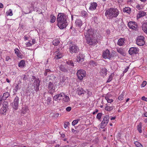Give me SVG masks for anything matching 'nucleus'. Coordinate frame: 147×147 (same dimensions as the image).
I'll return each instance as SVG.
<instances>
[{
  "label": "nucleus",
  "mask_w": 147,
  "mask_h": 147,
  "mask_svg": "<svg viewBox=\"0 0 147 147\" xmlns=\"http://www.w3.org/2000/svg\"><path fill=\"white\" fill-rule=\"evenodd\" d=\"M117 51L121 55L123 56L125 55V53L124 52L123 49L122 48H117Z\"/></svg>",
  "instance_id": "5701e85b"
},
{
  "label": "nucleus",
  "mask_w": 147,
  "mask_h": 147,
  "mask_svg": "<svg viewBox=\"0 0 147 147\" xmlns=\"http://www.w3.org/2000/svg\"><path fill=\"white\" fill-rule=\"evenodd\" d=\"M111 54H110L109 50H107L103 53V57L105 59H110L111 57Z\"/></svg>",
  "instance_id": "9b49d317"
},
{
  "label": "nucleus",
  "mask_w": 147,
  "mask_h": 147,
  "mask_svg": "<svg viewBox=\"0 0 147 147\" xmlns=\"http://www.w3.org/2000/svg\"><path fill=\"white\" fill-rule=\"evenodd\" d=\"M18 57L22 58V55L20 53H19L16 54Z\"/></svg>",
  "instance_id": "13d9d810"
},
{
  "label": "nucleus",
  "mask_w": 147,
  "mask_h": 147,
  "mask_svg": "<svg viewBox=\"0 0 147 147\" xmlns=\"http://www.w3.org/2000/svg\"><path fill=\"white\" fill-rule=\"evenodd\" d=\"M62 57V55H57L56 56V58L57 59H59Z\"/></svg>",
  "instance_id": "864d4df0"
},
{
  "label": "nucleus",
  "mask_w": 147,
  "mask_h": 147,
  "mask_svg": "<svg viewBox=\"0 0 147 147\" xmlns=\"http://www.w3.org/2000/svg\"><path fill=\"white\" fill-rule=\"evenodd\" d=\"M76 25V26L80 27L82 24V20L80 19H77L75 22Z\"/></svg>",
  "instance_id": "aec40b11"
},
{
  "label": "nucleus",
  "mask_w": 147,
  "mask_h": 147,
  "mask_svg": "<svg viewBox=\"0 0 147 147\" xmlns=\"http://www.w3.org/2000/svg\"><path fill=\"white\" fill-rule=\"evenodd\" d=\"M67 78V77L66 76H63L62 77V79H61V82L63 83L65 80H66V79Z\"/></svg>",
  "instance_id": "a19ab883"
},
{
  "label": "nucleus",
  "mask_w": 147,
  "mask_h": 147,
  "mask_svg": "<svg viewBox=\"0 0 147 147\" xmlns=\"http://www.w3.org/2000/svg\"><path fill=\"white\" fill-rule=\"evenodd\" d=\"M129 27L132 29H135L138 28V25L134 22L130 21L128 23Z\"/></svg>",
  "instance_id": "9d476101"
},
{
  "label": "nucleus",
  "mask_w": 147,
  "mask_h": 147,
  "mask_svg": "<svg viewBox=\"0 0 147 147\" xmlns=\"http://www.w3.org/2000/svg\"><path fill=\"white\" fill-rule=\"evenodd\" d=\"M35 40V39H33L32 40V43L33 44H35L36 43Z\"/></svg>",
  "instance_id": "774afa93"
},
{
  "label": "nucleus",
  "mask_w": 147,
  "mask_h": 147,
  "mask_svg": "<svg viewBox=\"0 0 147 147\" xmlns=\"http://www.w3.org/2000/svg\"><path fill=\"white\" fill-rule=\"evenodd\" d=\"M63 95H64L63 93L61 92L59 94L55 95L53 97V99L55 100H59L61 99L62 97H63Z\"/></svg>",
  "instance_id": "4468645a"
},
{
  "label": "nucleus",
  "mask_w": 147,
  "mask_h": 147,
  "mask_svg": "<svg viewBox=\"0 0 147 147\" xmlns=\"http://www.w3.org/2000/svg\"><path fill=\"white\" fill-rule=\"evenodd\" d=\"M113 75L112 74H111L109 76V78L108 80L107 81V82H110L113 79Z\"/></svg>",
  "instance_id": "79ce46f5"
},
{
  "label": "nucleus",
  "mask_w": 147,
  "mask_h": 147,
  "mask_svg": "<svg viewBox=\"0 0 147 147\" xmlns=\"http://www.w3.org/2000/svg\"><path fill=\"white\" fill-rule=\"evenodd\" d=\"M124 94L123 93L121 94L118 97V99L119 100H122L123 98Z\"/></svg>",
  "instance_id": "37998d69"
},
{
  "label": "nucleus",
  "mask_w": 147,
  "mask_h": 147,
  "mask_svg": "<svg viewBox=\"0 0 147 147\" xmlns=\"http://www.w3.org/2000/svg\"><path fill=\"white\" fill-rule=\"evenodd\" d=\"M78 93V94L79 96H80L82 95V94H84V92H77Z\"/></svg>",
  "instance_id": "338daca9"
},
{
  "label": "nucleus",
  "mask_w": 147,
  "mask_h": 147,
  "mask_svg": "<svg viewBox=\"0 0 147 147\" xmlns=\"http://www.w3.org/2000/svg\"><path fill=\"white\" fill-rule=\"evenodd\" d=\"M119 13V11L116 8H110L106 11L105 16L109 19L116 18Z\"/></svg>",
  "instance_id": "7ed1b4c3"
},
{
  "label": "nucleus",
  "mask_w": 147,
  "mask_h": 147,
  "mask_svg": "<svg viewBox=\"0 0 147 147\" xmlns=\"http://www.w3.org/2000/svg\"><path fill=\"white\" fill-rule=\"evenodd\" d=\"M136 7L137 8V9L138 10H140L141 9V8L140 5L138 4L136 6Z\"/></svg>",
  "instance_id": "bf43d9fd"
},
{
  "label": "nucleus",
  "mask_w": 147,
  "mask_h": 147,
  "mask_svg": "<svg viewBox=\"0 0 147 147\" xmlns=\"http://www.w3.org/2000/svg\"><path fill=\"white\" fill-rule=\"evenodd\" d=\"M97 5L96 3H92L90 4V5L89 7V9L91 10H94L96 9Z\"/></svg>",
  "instance_id": "f3484780"
},
{
  "label": "nucleus",
  "mask_w": 147,
  "mask_h": 147,
  "mask_svg": "<svg viewBox=\"0 0 147 147\" xmlns=\"http://www.w3.org/2000/svg\"><path fill=\"white\" fill-rule=\"evenodd\" d=\"M56 17L55 16H52L51 17V19L50 20V22L52 23H54L55 22V20L56 19Z\"/></svg>",
  "instance_id": "4c0bfd02"
},
{
  "label": "nucleus",
  "mask_w": 147,
  "mask_h": 147,
  "mask_svg": "<svg viewBox=\"0 0 147 147\" xmlns=\"http://www.w3.org/2000/svg\"><path fill=\"white\" fill-rule=\"evenodd\" d=\"M59 68L60 70L63 72L66 73L68 72V70L65 66L61 65L59 66Z\"/></svg>",
  "instance_id": "6ab92c4d"
},
{
  "label": "nucleus",
  "mask_w": 147,
  "mask_h": 147,
  "mask_svg": "<svg viewBox=\"0 0 147 147\" xmlns=\"http://www.w3.org/2000/svg\"><path fill=\"white\" fill-rule=\"evenodd\" d=\"M36 79V78L35 76H32V77L31 79V81H30V82L31 83H33L34 82V81H33L34 80H35Z\"/></svg>",
  "instance_id": "603ef678"
},
{
  "label": "nucleus",
  "mask_w": 147,
  "mask_h": 147,
  "mask_svg": "<svg viewBox=\"0 0 147 147\" xmlns=\"http://www.w3.org/2000/svg\"><path fill=\"white\" fill-rule=\"evenodd\" d=\"M40 81L39 79H36L34 80L33 84L34 86H36V92L38 91V87L40 86Z\"/></svg>",
  "instance_id": "ddd939ff"
},
{
  "label": "nucleus",
  "mask_w": 147,
  "mask_h": 147,
  "mask_svg": "<svg viewBox=\"0 0 147 147\" xmlns=\"http://www.w3.org/2000/svg\"><path fill=\"white\" fill-rule=\"evenodd\" d=\"M142 28L144 32L147 33V22L144 23L143 24Z\"/></svg>",
  "instance_id": "b1692460"
},
{
  "label": "nucleus",
  "mask_w": 147,
  "mask_h": 147,
  "mask_svg": "<svg viewBox=\"0 0 147 147\" xmlns=\"http://www.w3.org/2000/svg\"><path fill=\"white\" fill-rule=\"evenodd\" d=\"M81 15L83 17H86L87 16L88 14L85 11H82L81 12Z\"/></svg>",
  "instance_id": "72a5a7b5"
},
{
  "label": "nucleus",
  "mask_w": 147,
  "mask_h": 147,
  "mask_svg": "<svg viewBox=\"0 0 147 147\" xmlns=\"http://www.w3.org/2000/svg\"><path fill=\"white\" fill-rule=\"evenodd\" d=\"M26 45L28 47H30L32 45V44H31L30 42H28L26 44Z\"/></svg>",
  "instance_id": "680f3d73"
},
{
  "label": "nucleus",
  "mask_w": 147,
  "mask_h": 147,
  "mask_svg": "<svg viewBox=\"0 0 147 147\" xmlns=\"http://www.w3.org/2000/svg\"><path fill=\"white\" fill-rule=\"evenodd\" d=\"M57 25L60 29L65 28L68 24L67 16L63 13L58 14L57 18Z\"/></svg>",
  "instance_id": "f03ea898"
},
{
  "label": "nucleus",
  "mask_w": 147,
  "mask_h": 147,
  "mask_svg": "<svg viewBox=\"0 0 147 147\" xmlns=\"http://www.w3.org/2000/svg\"><path fill=\"white\" fill-rule=\"evenodd\" d=\"M89 64L93 66H96L97 65V63L92 60L90 61Z\"/></svg>",
  "instance_id": "f704fd0d"
},
{
  "label": "nucleus",
  "mask_w": 147,
  "mask_h": 147,
  "mask_svg": "<svg viewBox=\"0 0 147 147\" xmlns=\"http://www.w3.org/2000/svg\"><path fill=\"white\" fill-rule=\"evenodd\" d=\"M105 98L107 100V102L109 103H111L112 102H113V100L111 99H109L108 97H106Z\"/></svg>",
  "instance_id": "de8ad7c7"
},
{
  "label": "nucleus",
  "mask_w": 147,
  "mask_h": 147,
  "mask_svg": "<svg viewBox=\"0 0 147 147\" xmlns=\"http://www.w3.org/2000/svg\"><path fill=\"white\" fill-rule=\"evenodd\" d=\"M23 76L24 77L23 78V80L24 81H26V80L28 79L27 77L25 75H24Z\"/></svg>",
  "instance_id": "052dcab7"
},
{
  "label": "nucleus",
  "mask_w": 147,
  "mask_h": 147,
  "mask_svg": "<svg viewBox=\"0 0 147 147\" xmlns=\"http://www.w3.org/2000/svg\"><path fill=\"white\" fill-rule=\"evenodd\" d=\"M63 94L64 95H63V97H64L63 98V100L66 102H69L70 100L69 97L67 95H65L63 93Z\"/></svg>",
  "instance_id": "cd10ccee"
},
{
  "label": "nucleus",
  "mask_w": 147,
  "mask_h": 147,
  "mask_svg": "<svg viewBox=\"0 0 147 147\" xmlns=\"http://www.w3.org/2000/svg\"><path fill=\"white\" fill-rule=\"evenodd\" d=\"M59 42L58 39H55L53 40V43L55 46H57L59 45Z\"/></svg>",
  "instance_id": "2f4dec72"
},
{
  "label": "nucleus",
  "mask_w": 147,
  "mask_h": 147,
  "mask_svg": "<svg viewBox=\"0 0 147 147\" xmlns=\"http://www.w3.org/2000/svg\"><path fill=\"white\" fill-rule=\"evenodd\" d=\"M71 131L72 132H73L74 133H75L76 132V133L77 132V131H76V130H75L74 129H73V128L71 129Z\"/></svg>",
  "instance_id": "0e129e2a"
},
{
  "label": "nucleus",
  "mask_w": 147,
  "mask_h": 147,
  "mask_svg": "<svg viewBox=\"0 0 147 147\" xmlns=\"http://www.w3.org/2000/svg\"><path fill=\"white\" fill-rule=\"evenodd\" d=\"M55 86L53 85L52 83L49 82L48 85V89L49 91L51 92L55 91Z\"/></svg>",
  "instance_id": "dca6fc26"
},
{
  "label": "nucleus",
  "mask_w": 147,
  "mask_h": 147,
  "mask_svg": "<svg viewBox=\"0 0 147 147\" xmlns=\"http://www.w3.org/2000/svg\"><path fill=\"white\" fill-rule=\"evenodd\" d=\"M69 124V123L68 122H65L64 125V127L66 128L68 126V125Z\"/></svg>",
  "instance_id": "09e8293b"
},
{
  "label": "nucleus",
  "mask_w": 147,
  "mask_h": 147,
  "mask_svg": "<svg viewBox=\"0 0 147 147\" xmlns=\"http://www.w3.org/2000/svg\"><path fill=\"white\" fill-rule=\"evenodd\" d=\"M98 111V109H96L95 110V111L93 112V115H94L96 113H97Z\"/></svg>",
  "instance_id": "e2e57ef3"
},
{
  "label": "nucleus",
  "mask_w": 147,
  "mask_h": 147,
  "mask_svg": "<svg viewBox=\"0 0 147 147\" xmlns=\"http://www.w3.org/2000/svg\"><path fill=\"white\" fill-rule=\"evenodd\" d=\"M84 56L83 55L81 54H79L77 59V61L78 62H79L80 61L82 62L84 61Z\"/></svg>",
  "instance_id": "a211bd4d"
},
{
  "label": "nucleus",
  "mask_w": 147,
  "mask_h": 147,
  "mask_svg": "<svg viewBox=\"0 0 147 147\" xmlns=\"http://www.w3.org/2000/svg\"><path fill=\"white\" fill-rule=\"evenodd\" d=\"M142 100L147 102V98L145 97L144 96H143L142 97Z\"/></svg>",
  "instance_id": "5fc2aeb1"
},
{
  "label": "nucleus",
  "mask_w": 147,
  "mask_h": 147,
  "mask_svg": "<svg viewBox=\"0 0 147 147\" xmlns=\"http://www.w3.org/2000/svg\"><path fill=\"white\" fill-rule=\"evenodd\" d=\"M102 113H99L97 114L96 116V118L98 119V120L100 121V119L102 116Z\"/></svg>",
  "instance_id": "c9c22d12"
},
{
  "label": "nucleus",
  "mask_w": 147,
  "mask_h": 147,
  "mask_svg": "<svg viewBox=\"0 0 147 147\" xmlns=\"http://www.w3.org/2000/svg\"><path fill=\"white\" fill-rule=\"evenodd\" d=\"M123 12L129 13L131 12V9L129 7H125L123 9Z\"/></svg>",
  "instance_id": "c85d7f7f"
},
{
  "label": "nucleus",
  "mask_w": 147,
  "mask_h": 147,
  "mask_svg": "<svg viewBox=\"0 0 147 147\" xmlns=\"http://www.w3.org/2000/svg\"><path fill=\"white\" fill-rule=\"evenodd\" d=\"M28 111V108L24 106L22 107L21 113L22 114H24L26 113Z\"/></svg>",
  "instance_id": "a878e982"
},
{
  "label": "nucleus",
  "mask_w": 147,
  "mask_h": 147,
  "mask_svg": "<svg viewBox=\"0 0 147 147\" xmlns=\"http://www.w3.org/2000/svg\"><path fill=\"white\" fill-rule=\"evenodd\" d=\"M19 88V86L18 85V84H16V86L15 87V88L14 89V90H15V91H17L18 89Z\"/></svg>",
  "instance_id": "6e6d98bb"
},
{
  "label": "nucleus",
  "mask_w": 147,
  "mask_h": 147,
  "mask_svg": "<svg viewBox=\"0 0 147 147\" xmlns=\"http://www.w3.org/2000/svg\"><path fill=\"white\" fill-rule=\"evenodd\" d=\"M134 144L137 147H143V146L138 142H134Z\"/></svg>",
  "instance_id": "473e14b6"
},
{
  "label": "nucleus",
  "mask_w": 147,
  "mask_h": 147,
  "mask_svg": "<svg viewBox=\"0 0 147 147\" xmlns=\"http://www.w3.org/2000/svg\"><path fill=\"white\" fill-rule=\"evenodd\" d=\"M146 14V12L144 11H139L137 14V17L138 18H140L145 16Z\"/></svg>",
  "instance_id": "412c9836"
},
{
  "label": "nucleus",
  "mask_w": 147,
  "mask_h": 147,
  "mask_svg": "<svg viewBox=\"0 0 147 147\" xmlns=\"http://www.w3.org/2000/svg\"><path fill=\"white\" fill-rule=\"evenodd\" d=\"M138 49L136 47H131L128 51L129 54L130 55L136 54L138 53Z\"/></svg>",
  "instance_id": "f8f14e48"
},
{
  "label": "nucleus",
  "mask_w": 147,
  "mask_h": 147,
  "mask_svg": "<svg viewBox=\"0 0 147 147\" xmlns=\"http://www.w3.org/2000/svg\"><path fill=\"white\" fill-rule=\"evenodd\" d=\"M124 43V39L121 38L119 39L117 42V45L120 46L123 45Z\"/></svg>",
  "instance_id": "4be33fe9"
},
{
  "label": "nucleus",
  "mask_w": 147,
  "mask_h": 147,
  "mask_svg": "<svg viewBox=\"0 0 147 147\" xmlns=\"http://www.w3.org/2000/svg\"><path fill=\"white\" fill-rule=\"evenodd\" d=\"M6 13L7 16H11L13 15L12 11L11 9H9L8 11H7L6 12Z\"/></svg>",
  "instance_id": "ea45409f"
},
{
  "label": "nucleus",
  "mask_w": 147,
  "mask_h": 147,
  "mask_svg": "<svg viewBox=\"0 0 147 147\" xmlns=\"http://www.w3.org/2000/svg\"><path fill=\"white\" fill-rule=\"evenodd\" d=\"M147 84V82L145 81H144L141 85L142 87H145Z\"/></svg>",
  "instance_id": "49530a36"
},
{
  "label": "nucleus",
  "mask_w": 147,
  "mask_h": 147,
  "mask_svg": "<svg viewBox=\"0 0 147 147\" xmlns=\"http://www.w3.org/2000/svg\"><path fill=\"white\" fill-rule=\"evenodd\" d=\"M144 37L142 36H138L137 39L136 43L140 46L143 45L145 44L144 40Z\"/></svg>",
  "instance_id": "0eeeda50"
},
{
  "label": "nucleus",
  "mask_w": 147,
  "mask_h": 147,
  "mask_svg": "<svg viewBox=\"0 0 147 147\" xmlns=\"http://www.w3.org/2000/svg\"><path fill=\"white\" fill-rule=\"evenodd\" d=\"M67 64L70 65L71 66L73 67L74 66V63L71 60L68 61L67 62Z\"/></svg>",
  "instance_id": "e433bc0d"
},
{
  "label": "nucleus",
  "mask_w": 147,
  "mask_h": 147,
  "mask_svg": "<svg viewBox=\"0 0 147 147\" xmlns=\"http://www.w3.org/2000/svg\"><path fill=\"white\" fill-rule=\"evenodd\" d=\"M57 80L56 77L55 76L53 75H51L49 77V80L50 82L52 83L55 84L57 82Z\"/></svg>",
  "instance_id": "2eb2a0df"
},
{
  "label": "nucleus",
  "mask_w": 147,
  "mask_h": 147,
  "mask_svg": "<svg viewBox=\"0 0 147 147\" xmlns=\"http://www.w3.org/2000/svg\"><path fill=\"white\" fill-rule=\"evenodd\" d=\"M79 120H80L79 119L74 120L72 123V125L74 126L78 123Z\"/></svg>",
  "instance_id": "58836bf2"
},
{
  "label": "nucleus",
  "mask_w": 147,
  "mask_h": 147,
  "mask_svg": "<svg viewBox=\"0 0 147 147\" xmlns=\"http://www.w3.org/2000/svg\"><path fill=\"white\" fill-rule=\"evenodd\" d=\"M10 59V58L9 57H7L6 58V61H8L9 59Z\"/></svg>",
  "instance_id": "69168bd1"
},
{
  "label": "nucleus",
  "mask_w": 147,
  "mask_h": 147,
  "mask_svg": "<svg viewBox=\"0 0 147 147\" xmlns=\"http://www.w3.org/2000/svg\"><path fill=\"white\" fill-rule=\"evenodd\" d=\"M70 51L71 53H77L79 50V49L78 46L76 45L73 44L72 46L69 47Z\"/></svg>",
  "instance_id": "6e6552de"
},
{
  "label": "nucleus",
  "mask_w": 147,
  "mask_h": 147,
  "mask_svg": "<svg viewBox=\"0 0 147 147\" xmlns=\"http://www.w3.org/2000/svg\"><path fill=\"white\" fill-rule=\"evenodd\" d=\"M14 50L15 53L16 54L20 53L19 50L18 49H15Z\"/></svg>",
  "instance_id": "4d7b16f0"
},
{
  "label": "nucleus",
  "mask_w": 147,
  "mask_h": 147,
  "mask_svg": "<svg viewBox=\"0 0 147 147\" xmlns=\"http://www.w3.org/2000/svg\"><path fill=\"white\" fill-rule=\"evenodd\" d=\"M102 72L105 75H106L107 74V70L106 68L102 69Z\"/></svg>",
  "instance_id": "c03bdc74"
},
{
  "label": "nucleus",
  "mask_w": 147,
  "mask_h": 147,
  "mask_svg": "<svg viewBox=\"0 0 147 147\" xmlns=\"http://www.w3.org/2000/svg\"><path fill=\"white\" fill-rule=\"evenodd\" d=\"M10 95L9 92H4L2 98V100H4Z\"/></svg>",
  "instance_id": "393cba45"
},
{
  "label": "nucleus",
  "mask_w": 147,
  "mask_h": 147,
  "mask_svg": "<svg viewBox=\"0 0 147 147\" xmlns=\"http://www.w3.org/2000/svg\"><path fill=\"white\" fill-rule=\"evenodd\" d=\"M142 124L141 122L140 123L139 125H138L137 126V129L140 133H141L142 132Z\"/></svg>",
  "instance_id": "bb28decb"
},
{
  "label": "nucleus",
  "mask_w": 147,
  "mask_h": 147,
  "mask_svg": "<svg viewBox=\"0 0 147 147\" xmlns=\"http://www.w3.org/2000/svg\"><path fill=\"white\" fill-rule=\"evenodd\" d=\"M19 103V98L18 96H16L14 99V101L12 103V107L15 110H17L18 108Z\"/></svg>",
  "instance_id": "1a4fd4ad"
},
{
  "label": "nucleus",
  "mask_w": 147,
  "mask_h": 147,
  "mask_svg": "<svg viewBox=\"0 0 147 147\" xmlns=\"http://www.w3.org/2000/svg\"><path fill=\"white\" fill-rule=\"evenodd\" d=\"M84 35L88 44L90 45H95L96 40L94 39L95 35L94 32L92 28L86 30L84 32Z\"/></svg>",
  "instance_id": "f257e3e1"
},
{
  "label": "nucleus",
  "mask_w": 147,
  "mask_h": 147,
  "mask_svg": "<svg viewBox=\"0 0 147 147\" xmlns=\"http://www.w3.org/2000/svg\"><path fill=\"white\" fill-rule=\"evenodd\" d=\"M25 63L24 60H22L18 64V66L20 67H23L25 65Z\"/></svg>",
  "instance_id": "c756f323"
},
{
  "label": "nucleus",
  "mask_w": 147,
  "mask_h": 147,
  "mask_svg": "<svg viewBox=\"0 0 147 147\" xmlns=\"http://www.w3.org/2000/svg\"><path fill=\"white\" fill-rule=\"evenodd\" d=\"M51 98L49 97L47 99V103L48 104H49L50 102L51 101Z\"/></svg>",
  "instance_id": "3c124183"
},
{
  "label": "nucleus",
  "mask_w": 147,
  "mask_h": 147,
  "mask_svg": "<svg viewBox=\"0 0 147 147\" xmlns=\"http://www.w3.org/2000/svg\"><path fill=\"white\" fill-rule=\"evenodd\" d=\"M71 108L70 107H68L66 109V110L67 112H69L71 111Z\"/></svg>",
  "instance_id": "8fccbe9b"
},
{
  "label": "nucleus",
  "mask_w": 147,
  "mask_h": 147,
  "mask_svg": "<svg viewBox=\"0 0 147 147\" xmlns=\"http://www.w3.org/2000/svg\"><path fill=\"white\" fill-rule=\"evenodd\" d=\"M50 70L49 69H46L45 70V72L44 73V75L45 76H46L48 74V73H50Z\"/></svg>",
  "instance_id": "a18cd8bd"
},
{
  "label": "nucleus",
  "mask_w": 147,
  "mask_h": 147,
  "mask_svg": "<svg viewBox=\"0 0 147 147\" xmlns=\"http://www.w3.org/2000/svg\"><path fill=\"white\" fill-rule=\"evenodd\" d=\"M113 109V106H107L105 107V110L108 111H110Z\"/></svg>",
  "instance_id": "7c9ffc66"
},
{
  "label": "nucleus",
  "mask_w": 147,
  "mask_h": 147,
  "mask_svg": "<svg viewBox=\"0 0 147 147\" xmlns=\"http://www.w3.org/2000/svg\"><path fill=\"white\" fill-rule=\"evenodd\" d=\"M109 117L108 115H106L103 118L100 127L101 128H103L107 124L109 121Z\"/></svg>",
  "instance_id": "423d86ee"
},
{
  "label": "nucleus",
  "mask_w": 147,
  "mask_h": 147,
  "mask_svg": "<svg viewBox=\"0 0 147 147\" xmlns=\"http://www.w3.org/2000/svg\"><path fill=\"white\" fill-rule=\"evenodd\" d=\"M2 104V107L0 109V113L3 115H5L8 109V104L7 102L0 99V105Z\"/></svg>",
  "instance_id": "20e7f679"
},
{
  "label": "nucleus",
  "mask_w": 147,
  "mask_h": 147,
  "mask_svg": "<svg viewBox=\"0 0 147 147\" xmlns=\"http://www.w3.org/2000/svg\"><path fill=\"white\" fill-rule=\"evenodd\" d=\"M85 71L83 69H80L77 71V75L78 79L80 80H82L84 77L86 76Z\"/></svg>",
  "instance_id": "39448f33"
}]
</instances>
